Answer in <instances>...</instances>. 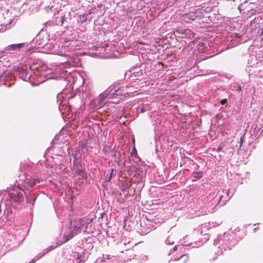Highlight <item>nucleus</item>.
<instances>
[{
    "label": "nucleus",
    "instance_id": "1",
    "mask_svg": "<svg viewBox=\"0 0 263 263\" xmlns=\"http://www.w3.org/2000/svg\"><path fill=\"white\" fill-rule=\"evenodd\" d=\"M70 229L71 231V234L67 236V241L71 239L74 236L80 232L83 229V226L86 224L85 221L82 218L72 219L70 216Z\"/></svg>",
    "mask_w": 263,
    "mask_h": 263
},
{
    "label": "nucleus",
    "instance_id": "2",
    "mask_svg": "<svg viewBox=\"0 0 263 263\" xmlns=\"http://www.w3.org/2000/svg\"><path fill=\"white\" fill-rule=\"evenodd\" d=\"M66 93L64 92V89L62 91L57 95V100L59 102V109L62 115L63 119L65 120V116L64 115V111L66 109Z\"/></svg>",
    "mask_w": 263,
    "mask_h": 263
},
{
    "label": "nucleus",
    "instance_id": "3",
    "mask_svg": "<svg viewBox=\"0 0 263 263\" xmlns=\"http://www.w3.org/2000/svg\"><path fill=\"white\" fill-rule=\"evenodd\" d=\"M9 196L10 198L15 202H20L23 199V194L22 192L10 193Z\"/></svg>",
    "mask_w": 263,
    "mask_h": 263
},
{
    "label": "nucleus",
    "instance_id": "4",
    "mask_svg": "<svg viewBox=\"0 0 263 263\" xmlns=\"http://www.w3.org/2000/svg\"><path fill=\"white\" fill-rule=\"evenodd\" d=\"M55 23L57 25H62L65 21V14L58 12L54 15Z\"/></svg>",
    "mask_w": 263,
    "mask_h": 263
},
{
    "label": "nucleus",
    "instance_id": "5",
    "mask_svg": "<svg viewBox=\"0 0 263 263\" xmlns=\"http://www.w3.org/2000/svg\"><path fill=\"white\" fill-rule=\"evenodd\" d=\"M24 46V43H19L16 44H12L6 47V50H19L20 49L23 48Z\"/></svg>",
    "mask_w": 263,
    "mask_h": 263
},
{
    "label": "nucleus",
    "instance_id": "6",
    "mask_svg": "<svg viewBox=\"0 0 263 263\" xmlns=\"http://www.w3.org/2000/svg\"><path fill=\"white\" fill-rule=\"evenodd\" d=\"M76 177H78V179H86L87 178V175L86 172L82 170H78L77 171V172L75 174Z\"/></svg>",
    "mask_w": 263,
    "mask_h": 263
},
{
    "label": "nucleus",
    "instance_id": "7",
    "mask_svg": "<svg viewBox=\"0 0 263 263\" xmlns=\"http://www.w3.org/2000/svg\"><path fill=\"white\" fill-rule=\"evenodd\" d=\"M20 77L24 81H27L29 79L30 75L26 70L22 69L20 72Z\"/></svg>",
    "mask_w": 263,
    "mask_h": 263
},
{
    "label": "nucleus",
    "instance_id": "8",
    "mask_svg": "<svg viewBox=\"0 0 263 263\" xmlns=\"http://www.w3.org/2000/svg\"><path fill=\"white\" fill-rule=\"evenodd\" d=\"M73 257L76 258L75 260H72L73 263H81L82 261V256L78 253L74 252L73 254Z\"/></svg>",
    "mask_w": 263,
    "mask_h": 263
},
{
    "label": "nucleus",
    "instance_id": "9",
    "mask_svg": "<svg viewBox=\"0 0 263 263\" xmlns=\"http://www.w3.org/2000/svg\"><path fill=\"white\" fill-rule=\"evenodd\" d=\"M44 255V253H40L36 256H35L31 261L28 263H34L35 261L39 260L40 258Z\"/></svg>",
    "mask_w": 263,
    "mask_h": 263
},
{
    "label": "nucleus",
    "instance_id": "10",
    "mask_svg": "<svg viewBox=\"0 0 263 263\" xmlns=\"http://www.w3.org/2000/svg\"><path fill=\"white\" fill-rule=\"evenodd\" d=\"M183 258L185 259V261L183 263H186L189 260V255L187 254H183V255H182L180 258H177V259H175L176 260H178L179 259H180V258Z\"/></svg>",
    "mask_w": 263,
    "mask_h": 263
},
{
    "label": "nucleus",
    "instance_id": "11",
    "mask_svg": "<svg viewBox=\"0 0 263 263\" xmlns=\"http://www.w3.org/2000/svg\"><path fill=\"white\" fill-rule=\"evenodd\" d=\"M40 180L38 179H33L32 181H31L29 183L30 186H33L35 185L36 183H40Z\"/></svg>",
    "mask_w": 263,
    "mask_h": 263
},
{
    "label": "nucleus",
    "instance_id": "12",
    "mask_svg": "<svg viewBox=\"0 0 263 263\" xmlns=\"http://www.w3.org/2000/svg\"><path fill=\"white\" fill-rule=\"evenodd\" d=\"M56 247H57V246H55V247H54L53 246H49V247L47 248V249L44 250L41 253H44V255H45V254H46L48 252L51 251L52 250H53L54 248H55Z\"/></svg>",
    "mask_w": 263,
    "mask_h": 263
},
{
    "label": "nucleus",
    "instance_id": "13",
    "mask_svg": "<svg viewBox=\"0 0 263 263\" xmlns=\"http://www.w3.org/2000/svg\"><path fill=\"white\" fill-rule=\"evenodd\" d=\"M193 177L195 178H200L202 177V174L201 172H196L193 173Z\"/></svg>",
    "mask_w": 263,
    "mask_h": 263
},
{
    "label": "nucleus",
    "instance_id": "14",
    "mask_svg": "<svg viewBox=\"0 0 263 263\" xmlns=\"http://www.w3.org/2000/svg\"><path fill=\"white\" fill-rule=\"evenodd\" d=\"M130 154H131V155H134L135 157H137L138 156V153H137V149L135 148V147H134L133 148Z\"/></svg>",
    "mask_w": 263,
    "mask_h": 263
},
{
    "label": "nucleus",
    "instance_id": "15",
    "mask_svg": "<svg viewBox=\"0 0 263 263\" xmlns=\"http://www.w3.org/2000/svg\"><path fill=\"white\" fill-rule=\"evenodd\" d=\"M189 16V18L192 20H195L196 16H195V13H190L189 14H188Z\"/></svg>",
    "mask_w": 263,
    "mask_h": 263
},
{
    "label": "nucleus",
    "instance_id": "16",
    "mask_svg": "<svg viewBox=\"0 0 263 263\" xmlns=\"http://www.w3.org/2000/svg\"><path fill=\"white\" fill-rule=\"evenodd\" d=\"M70 79H72L73 80L72 81V83L73 84L75 82L74 80L73 79V76L71 73H69L68 75H67V81H70Z\"/></svg>",
    "mask_w": 263,
    "mask_h": 263
},
{
    "label": "nucleus",
    "instance_id": "17",
    "mask_svg": "<svg viewBox=\"0 0 263 263\" xmlns=\"http://www.w3.org/2000/svg\"><path fill=\"white\" fill-rule=\"evenodd\" d=\"M26 199H27V202L32 203V204H33V203L35 201V198H34V197H33L32 198H31V199H30L28 197H27Z\"/></svg>",
    "mask_w": 263,
    "mask_h": 263
},
{
    "label": "nucleus",
    "instance_id": "18",
    "mask_svg": "<svg viewBox=\"0 0 263 263\" xmlns=\"http://www.w3.org/2000/svg\"><path fill=\"white\" fill-rule=\"evenodd\" d=\"M64 128V127H63L62 129L61 130V131H60V135H61L62 134H63V131ZM59 136H61V135H56L55 138H54V140H57V139L58 140H60Z\"/></svg>",
    "mask_w": 263,
    "mask_h": 263
},
{
    "label": "nucleus",
    "instance_id": "19",
    "mask_svg": "<svg viewBox=\"0 0 263 263\" xmlns=\"http://www.w3.org/2000/svg\"><path fill=\"white\" fill-rule=\"evenodd\" d=\"M227 99H222L221 101H220V103L222 104V105H224L226 103H227Z\"/></svg>",
    "mask_w": 263,
    "mask_h": 263
},
{
    "label": "nucleus",
    "instance_id": "20",
    "mask_svg": "<svg viewBox=\"0 0 263 263\" xmlns=\"http://www.w3.org/2000/svg\"><path fill=\"white\" fill-rule=\"evenodd\" d=\"M72 156L73 158V161L74 162L76 159H77L78 155L77 154H72Z\"/></svg>",
    "mask_w": 263,
    "mask_h": 263
},
{
    "label": "nucleus",
    "instance_id": "21",
    "mask_svg": "<svg viewBox=\"0 0 263 263\" xmlns=\"http://www.w3.org/2000/svg\"><path fill=\"white\" fill-rule=\"evenodd\" d=\"M113 172H114V169H112V170H111V172H110V177H109V180L111 178V177H112V176Z\"/></svg>",
    "mask_w": 263,
    "mask_h": 263
},
{
    "label": "nucleus",
    "instance_id": "22",
    "mask_svg": "<svg viewBox=\"0 0 263 263\" xmlns=\"http://www.w3.org/2000/svg\"><path fill=\"white\" fill-rule=\"evenodd\" d=\"M68 64H69V65H72V66H74V64H72V63H71V62H70V63H69V59H67V65Z\"/></svg>",
    "mask_w": 263,
    "mask_h": 263
},
{
    "label": "nucleus",
    "instance_id": "23",
    "mask_svg": "<svg viewBox=\"0 0 263 263\" xmlns=\"http://www.w3.org/2000/svg\"><path fill=\"white\" fill-rule=\"evenodd\" d=\"M177 246H175L173 248L174 252L176 251L177 250Z\"/></svg>",
    "mask_w": 263,
    "mask_h": 263
},
{
    "label": "nucleus",
    "instance_id": "24",
    "mask_svg": "<svg viewBox=\"0 0 263 263\" xmlns=\"http://www.w3.org/2000/svg\"><path fill=\"white\" fill-rule=\"evenodd\" d=\"M221 147H218V148H217V152H220V151H221Z\"/></svg>",
    "mask_w": 263,
    "mask_h": 263
},
{
    "label": "nucleus",
    "instance_id": "25",
    "mask_svg": "<svg viewBox=\"0 0 263 263\" xmlns=\"http://www.w3.org/2000/svg\"><path fill=\"white\" fill-rule=\"evenodd\" d=\"M65 74L63 73V76H61V77H62V78L64 79V80H65L66 79V78H65Z\"/></svg>",
    "mask_w": 263,
    "mask_h": 263
},
{
    "label": "nucleus",
    "instance_id": "26",
    "mask_svg": "<svg viewBox=\"0 0 263 263\" xmlns=\"http://www.w3.org/2000/svg\"><path fill=\"white\" fill-rule=\"evenodd\" d=\"M46 44V42L45 41L44 43L41 44V45L44 46Z\"/></svg>",
    "mask_w": 263,
    "mask_h": 263
},
{
    "label": "nucleus",
    "instance_id": "27",
    "mask_svg": "<svg viewBox=\"0 0 263 263\" xmlns=\"http://www.w3.org/2000/svg\"><path fill=\"white\" fill-rule=\"evenodd\" d=\"M88 224H89V223L87 222V225L86 226V229H87ZM85 231H86V230H85Z\"/></svg>",
    "mask_w": 263,
    "mask_h": 263
},
{
    "label": "nucleus",
    "instance_id": "28",
    "mask_svg": "<svg viewBox=\"0 0 263 263\" xmlns=\"http://www.w3.org/2000/svg\"><path fill=\"white\" fill-rule=\"evenodd\" d=\"M61 55H65V52H64V53H61Z\"/></svg>",
    "mask_w": 263,
    "mask_h": 263
},
{
    "label": "nucleus",
    "instance_id": "29",
    "mask_svg": "<svg viewBox=\"0 0 263 263\" xmlns=\"http://www.w3.org/2000/svg\"><path fill=\"white\" fill-rule=\"evenodd\" d=\"M73 97V96H71L70 98H72Z\"/></svg>",
    "mask_w": 263,
    "mask_h": 263
},
{
    "label": "nucleus",
    "instance_id": "30",
    "mask_svg": "<svg viewBox=\"0 0 263 263\" xmlns=\"http://www.w3.org/2000/svg\"><path fill=\"white\" fill-rule=\"evenodd\" d=\"M71 211H73V209H72V207L71 206Z\"/></svg>",
    "mask_w": 263,
    "mask_h": 263
}]
</instances>
